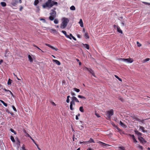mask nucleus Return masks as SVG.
Segmentation results:
<instances>
[{"mask_svg":"<svg viewBox=\"0 0 150 150\" xmlns=\"http://www.w3.org/2000/svg\"><path fill=\"white\" fill-rule=\"evenodd\" d=\"M10 130L11 131V132L15 134H16V132H15L13 129L11 128L10 129Z\"/></svg>","mask_w":150,"mask_h":150,"instance_id":"c9c22d12","label":"nucleus"},{"mask_svg":"<svg viewBox=\"0 0 150 150\" xmlns=\"http://www.w3.org/2000/svg\"><path fill=\"white\" fill-rule=\"evenodd\" d=\"M138 148L141 149V150H142L143 149V147L142 146H141L140 145H139L138 146Z\"/></svg>","mask_w":150,"mask_h":150,"instance_id":"ea45409f","label":"nucleus"},{"mask_svg":"<svg viewBox=\"0 0 150 150\" xmlns=\"http://www.w3.org/2000/svg\"><path fill=\"white\" fill-rule=\"evenodd\" d=\"M76 120H78L79 119V117L78 116V115H76Z\"/></svg>","mask_w":150,"mask_h":150,"instance_id":"13d9d810","label":"nucleus"},{"mask_svg":"<svg viewBox=\"0 0 150 150\" xmlns=\"http://www.w3.org/2000/svg\"><path fill=\"white\" fill-rule=\"evenodd\" d=\"M120 125L121 126H123L124 127H125V125L124 123L122 122L121 121L120 122Z\"/></svg>","mask_w":150,"mask_h":150,"instance_id":"72a5a7b5","label":"nucleus"},{"mask_svg":"<svg viewBox=\"0 0 150 150\" xmlns=\"http://www.w3.org/2000/svg\"><path fill=\"white\" fill-rule=\"evenodd\" d=\"M139 129L140 130H141L142 131V132H147V130H145V128H144L142 127V126H140L139 127Z\"/></svg>","mask_w":150,"mask_h":150,"instance_id":"9d476101","label":"nucleus"},{"mask_svg":"<svg viewBox=\"0 0 150 150\" xmlns=\"http://www.w3.org/2000/svg\"><path fill=\"white\" fill-rule=\"evenodd\" d=\"M79 23L80 24L81 27H83V23L82 19H80Z\"/></svg>","mask_w":150,"mask_h":150,"instance_id":"a211bd4d","label":"nucleus"},{"mask_svg":"<svg viewBox=\"0 0 150 150\" xmlns=\"http://www.w3.org/2000/svg\"><path fill=\"white\" fill-rule=\"evenodd\" d=\"M12 81L10 79H9L8 80L7 84L8 85H11Z\"/></svg>","mask_w":150,"mask_h":150,"instance_id":"cd10ccee","label":"nucleus"},{"mask_svg":"<svg viewBox=\"0 0 150 150\" xmlns=\"http://www.w3.org/2000/svg\"><path fill=\"white\" fill-rule=\"evenodd\" d=\"M54 23L55 24H58L59 23V21H58V19H55L54 21Z\"/></svg>","mask_w":150,"mask_h":150,"instance_id":"e433bc0d","label":"nucleus"},{"mask_svg":"<svg viewBox=\"0 0 150 150\" xmlns=\"http://www.w3.org/2000/svg\"><path fill=\"white\" fill-rule=\"evenodd\" d=\"M72 100L75 102L79 103V101L78 99L75 96H73L72 97Z\"/></svg>","mask_w":150,"mask_h":150,"instance_id":"f8f14e48","label":"nucleus"},{"mask_svg":"<svg viewBox=\"0 0 150 150\" xmlns=\"http://www.w3.org/2000/svg\"><path fill=\"white\" fill-rule=\"evenodd\" d=\"M117 31L118 32H119L121 34H122L123 32L122 31V30L120 29V27L118 26H117Z\"/></svg>","mask_w":150,"mask_h":150,"instance_id":"2eb2a0df","label":"nucleus"},{"mask_svg":"<svg viewBox=\"0 0 150 150\" xmlns=\"http://www.w3.org/2000/svg\"><path fill=\"white\" fill-rule=\"evenodd\" d=\"M69 35V37H71H71L72 38L73 37V36L72 35V34H71V33L70 34V35Z\"/></svg>","mask_w":150,"mask_h":150,"instance_id":"69168bd1","label":"nucleus"},{"mask_svg":"<svg viewBox=\"0 0 150 150\" xmlns=\"http://www.w3.org/2000/svg\"><path fill=\"white\" fill-rule=\"evenodd\" d=\"M50 15L49 17V19L50 21H52L56 17L57 13L55 11L51 10V12L50 13Z\"/></svg>","mask_w":150,"mask_h":150,"instance_id":"7ed1b4c3","label":"nucleus"},{"mask_svg":"<svg viewBox=\"0 0 150 150\" xmlns=\"http://www.w3.org/2000/svg\"><path fill=\"white\" fill-rule=\"evenodd\" d=\"M79 110L81 112H84V110L83 106H81L79 108Z\"/></svg>","mask_w":150,"mask_h":150,"instance_id":"7c9ffc66","label":"nucleus"},{"mask_svg":"<svg viewBox=\"0 0 150 150\" xmlns=\"http://www.w3.org/2000/svg\"><path fill=\"white\" fill-rule=\"evenodd\" d=\"M89 68H88L87 67H85L83 68V70L85 71H88Z\"/></svg>","mask_w":150,"mask_h":150,"instance_id":"4c0bfd02","label":"nucleus"},{"mask_svg":"<svg viewBox=\"0 0 150 150\" xmlns=\"http://www.w3.org/2000/svg\"><path fill=\"white\" fill-rule=\"evenodd\" d=\"M97 143L100 145H102L103 146H110L109 145L104 143L100 141H98Z\"/></svg>","mask_w":150,"mask_h":150,"instance_id":"0eeeda50","label":"nucleus"},{"mask_svg":"<svg viewBox=\"0 0 150 150\" xmlns=\"http://www.w3.org/2000/svg\"><path fill=\"white\" fill-rule=\"evenodd\" d=\"M23 9V7L22 6H21V7L20 8V9H19L20 11H21Z\"/></svg>","mask_w":150,"mask_h":150,"instance_id":"4d7b16f0","label":"nucleus"},{"mask_svg":"<svg viewBox=\"0 0 150 150\" xmlns=\"http://www.w3.org/2000/svg\"><path fill=\"white\" fill-rule=\"evenodd\" d=\"M138 139L139 140L140 142L142 144H145L146 142V141L142 137H139Z\"/></svg>","mask_w":150,"mask_h":150,"instance_id":"39448f33","label":"nucleus"},{"mask_svg":"<svg viewBox=\"0 0 150 150\" xmlns=\"http://www.w3.org/2000/svg\"><path fill=\"white\" fill-rule=\"evenodd\" d=\"M142 3H144L145 4H146V5H150V3H148V2H142Z\"/></svg>","mask_w":150,"mask_h":150,"instance_id":"de8ad7c7","label":"nucleus"},{"mask_svg":"<svg viewBox=\"0 0 150 150\" xmlns=\"http://www.w3.org/2000/svg\"><path fill=\"white\" fill-rule=\"evenodd\" d=\"M12 107L13 109L14 110V111H15V112H16L17 111L16 109V108H15V107L14 106L12 105Z\"/></svg>","mask_w":150,"mask_h":150,"instance_id":"49530a36","label":"nucleus"},{"mask_svg":"<svg viewBox=\"0 0 150 150\" xmlns=\"http://www.w3.org/2000/svg\"><path fill=\"white\" fill-rule=\"evenodd\" d=\"M114 114V111L113 109H111L107 111V115L108 118V120L110 119L111 116Z\"/></svg>","mask_w":150,"mask_h":150,"instance_id":"20e7f679","label":"nucleus"},{"mask_svg":"<svg viewBox=\"0 0 150 150\" xmlns=\"http://www.w3.org/2000/svg\"><path fill=\"white\" fill-rule=\"evenodd\" d=\"M17 142L16 143L17 145L19 146L20 144V142L18 138H17Z\"/></svg>","mask_w":150,"mask_h":150,"instance_id":"f704fd0d","label":"nucleus"},{"mask_svg":"<svg viewBox=\"0 0 150 150\" xmlns=\"http://www.w3.org/2000/svg\"><path fill=\"white\" fill-rule=\"evenodd\" d=\"M21 150H26L25 148L24 145H23L22 148L21 149Z\"/></svg>","mask_w":150,"mask_h":150,"instance_id":"c03bdc74","label":"nucleus"},{"mask_svg":"<svg viewBox=\"0 0 150 150\" xmlns=\"http://www.w3.org/2000/svg\"><path fill=\"white\" fill-rule=\"evenodd\" d=\"M52 32H53L54 33L56 32V31L55 29H51V32L52 33Z\"/></svg>","mask_w":150,"mask_h":150,"instance_id":"09e8293b","label":"nucleus"},{"mask_svg":"<svg viewBox=\"0 0 150 150\" xmlns=\"http://www.w3.org/2000/svg\"><path fill=\"white\" fill-rule=\"evenodd\" d=\"M88 71L94 77H96L93 71L91 69L89 68Z\"/></svg>","mask_w":150,"mask_h":150,"instance_id":"ddd939ff","label":"nucleus"},{"mask_svg":"<svg viewBox=\"0 0 150 150\" xmlns=\"http://www.w3.org/2000/svg\"><path fill=\"white\" fill-rule=\"evenodd\" d=\"M62 32L65 35V36L67 38H69L70 39H71V38L69 37V35L67 34L66 31L64 30L62 31Z\"/></svg>","mask_w":150,"mask_h":150,"instance_id":"1a4fd4ad","label":"nucleus"},{"mask_svg":"<svg viewBox=\"0 0 150 150\" xmlns=\"http://www.w3.org/2000/svg\"><path fill=\"white\" fill-rule=\"evenodd\" d=\"M137 43L138 47H140L141 46V44L139 42H137Z\"/></svg>","mask_w":150,"mask_h":150,"instance_id":"a18cd8bd","label":"nucleus"},{"mask_svg":"<svg viewBox=\"0 0 150 150\" xmlns=\"http://www.w3.org/2000/svg\"><path fill=\"white\" fill-rule=\"evenodd\" d=\"M95 115H96L98 117H100V116L99 115H98V113H95Z\"/></svg>","mask_w":150,"mask_h":150,"instance_id":"603ef678","label":"nucleus"},{"mask_svg":"<svg viewBox=\"0 0 150 150\" xmlns=\"http://www.w3.org/2000/svg\"><path fill=\"white\" fill-rule=\"evenodd\" d=\"M70 9L71 10L74 11L75 10V7L74 6H72L70 7Z\"/></svg>","mask_w":150,"mask_h":150,"instance_id":"473e14b6","label":"nucleus"},{"mask_svg":"<svg viewBox=\"0 0 150 150\" xmlns=\"http://www.w3.org/2000/svg\"><path fill=\"white\" fill-rule=\"evenodd\" d=\"M118 148L119 150H125V147L122 146L118 147Z\"/></svg>","mask_w":150,"mask_h":150,"instance_id":"aec40b11","label":"nucleus"},{"mask_svg":"<svg viewBox=\"0 0 150 150\" xmlns=\"http://www.w3.org/2000/svg\"><path fill=\"white\" fill-rule=\"evenodd\" d=\"M120 100H121L122 102H123L124 101V99L123 98H121L120 99Z\"/></svg>","mask_w":150,"mask_h":150,"instance_id":"bf43d9fd","label":"nucleus"},{"mask_svg":"<svg viewBox=\"0 0 150 150\" xmlns=\"http://www.w3.org/2000/svg\"><path fill=\"white\" fill-rule=\"evenodd\" d=\"M84 36L85 38L86 39H88L89 38L87 33H85Z\"/></svg>","mask_w":150,"mask_h":150,"instance_id":"b1692460","label":"nucleus"},{"mask_svg":"<svg viewBox=\"0 0 150 150\" xmlns=\"http://www.w3.org/2000/svg\"><path fill=\"white\" fill-rule=\"evenodd\" d=\"M115 77L116 78H117V79H118L119 80V81H122V79H121V78H119L118 76H117V75H115Z\"/></svg>","mask_w":150,"mask_h":150,"instance_id":"58836bf2","label":"nucleus"},{"mask_svg":"<svg viewBox=\"0 0 150 150\" xmlns=\"http://www.w3.org/2000/svg\"><path fill=\"white\" fill-rule=\"evenodd\" d=\"M10 139L11 140V141L13 142H15V139H14V137L12 136H11V137H10Z\"/></svg>","mask_w":150,"mask_h":150,"instance_id":"c85d7f7f","label":"nucleus"},{"mask_svg":"<svg viewBox=\"0 0 150 150\" xmlns=\"http://www.w3.org/2000/svg\"><path fill=\"white\" fill-rule=\"evenodd\" d=\"M18 3V1L17 0H15L12 2V4L13 6H15Z\"/></svg>","mask_w":150,"mask_h":150,"instance_id":"dca6fc26","label":"nucleus"},{"mask_svg":"<svg viewBox=\"0 0 150 150\" xmlns=\"http://www.w3.org/2000/svg\"><path fill=\"white\" fill-rule=\"evenodd\" d=\"M3 104L4 105V106H5V107H7L8 105H7V104L6 103H4Z\"/></svg>","mask_w":150,"mask_h":150,"instance_id":"864d4df0","label":"nucleus"},{"mask_svg":"<svg viewBox=\"0 0 150 150\" xmlns=\"http://www.w3.org/2000/svg\"><path fill=\"white\" fill-rule=\"evenodd\" d=\"M128 59H127L125 58H123L122 59V61L124 62H127V60Z\"/></svg>","mask_w":150,"mask_h":150,"instance_id":"8fccbe9b","label":"nucleus"},{"mask_svg":"<svg viewBox=\"0 0 150 150\" xmlns=\"http://www.w3.org/2000/svg\"><path fill=\"white\" fill-rule=\"evenodd\" d=\"M83 45L88 50L89 49V46L88 44H83Z\"/></svg>","mask_w":150,"mask_h":150,"instance_id":"4be33fe9","label":"nucleus"},{"mask_svg":"<svg viewBox=\"0 0 150 150\" xmlns=\"http://www.w3.org/2000/svg\"><path fill=\"white\" fill-rule=\"evenodd\" d=\"M134 132L137 135L138 137H141V136L142 135V134L140 132H139L137 130H135Z\"/></svg>","mask_w":150,"mask_h":150,"instance_id":"9b49d317","label":"nucleus"},{"mask_svg":"<svg viewBox=\"0 0 150 150\" xmlns=\"http://www.w3.org/2000/svg\"><path fill=\"white\" fill-rule=\"evenodd\" d=\"M4 90L5 91H7V92H9L10 94L12 96H13V93H12V92L10 90H7L6 89V88H4Z\"/></svg>","mask_w":150,"mask_h":150,"instance_id":"a878e982","label":"nucleus"},{"mask_svg":"<svg viewBox=\"0 0 150 150\" xmlns=\"http://www.w3.org/2000/svg\"><path fill=\"white\" fill-rule=\"evenodd\" d=\"M150 60V59L149 58H147L146 59H145V62H147L149 61Z\"/></svg>","mask_w":150,"mask_h":150,"instance_id":"3c124183","label":"nucleus"},{"mask_svg":"<svg viewBox=\"0 0 150 150\" xmlns=\"http://www.w3.org/2000/svg\"><path fill=\"white\" fill-rule=\"evenodd\" d=\"M73 90L76 92H79L80 90L79 89L77 88H73Z\"/></svg>","mask_w":150,"mask_h":150,"instance_id":"2f4dec72","label":"nucleus"},{"mask_svg":"<svg viewBox=\"0 0 150 150\" xmlns=\"http://www.w3.org/2000/svg\"><path fill=\"white\" fill-rule=\"evenodd\" d=\"M56 8L55 7H53V9L51 10H53L54 11H55V10H56Z\"/></svg>","mask_w":150,"mask_h":150,"instance_id":"6e6d98bb","label":"nucleus"},{"mask_svg":"<svg viewBox=\"0 0 150 150\" xmlns=\"http://www.w3.org/2000/svg\"><path fill=\"white\" fill-rule=\"evenodd\" d=\"M88 142L89 143H93L95 142L93 139H92V138H90L89 141Z\"/></svg>","mask_w":150,"mask_h":150,"instance_id":"393cba45","label":"nucleus"},{"mask_svg":"<svg viewBox=\"0 0 150 150\" xmlns=\"http://www.w3.org/2000/svg\"><path fill=\"white\" fill-rule=\"evenodd\" d=\"M25 136L27 137H29L30 138H31V137L30 136V135L28 133H27L25 134Z\"/></svg>","mask_w":150,"mask_h":150,"instance_id":"79ce46f5","label":"nucleus"},{"mask_svg":"<svg viewBox=\"0 0 150 150\" xmlns=\"http://www.w3.org/2000/svg\"><path fill=\"white\" fill-rule=\"evenodd\" d=\"M3 61L2 59H1L0 60V64H1L3 62Z\"/></svg>","mask_w":150,"mask_h":150,"instance_id":"e2e57ef3","label":"nucleus"},{"mask_svg":"<svg viewBox=\"0 0 150 150\" xmlns=\"http://www.w3.org/2000/svg\"><path fill=\"white\" fill-rule=\"evenodd\" d=\"M1 4L3 7H5L6 5V3L4 2H1Z\"/></svg>","mask_w":150,"mask_h":150,"instance_id":"5701e85b","label":"nucleus"},{"mask_svg":"<svg viewBox=\"0 0 150 150\" xmlns=\"http://www.w3.org/2000/svg\"><path fill=\"white\" fill-rule=\"evenodd\" d=\"M127 59H128V60H127V62H128L132 63L133 62V60L132 58H127Z\"/></svg>","mask_w":150,"mask_h":150,"instance_id":"f3484780","label":"nucleus"},{"mask_svg":"<svg viewBox=\"0 0 150 150\" xmlns=\"http://www.w3.org/2000/svg\"><path fill=\"white\" fill-rule=\"evenodd\" d=\"M39 3V0H35L34 2V5L36 6Z\"/></svg>","mask_w":150,"mask_h":150,"instance_id":"412c9836","label":"nucleus"},{"mask_svg":"<svg viewBox=\"0 0 150 150\" xmlns=\"http://www.w3.org/2000/svg\"><path fill=\"white\" fill-rule=\"evenodd\" d=\"M70 103L72 104L73 105H75V102L72 100L71 101Z\"/></svg>","mask_w":150,"mask_h":150,"instance_id":"a19ab883","label":"nucleus"},{"mask_svg":"<svg viewBox=\"0 0 150 150\" xmlns=\"http://www.w3.org/2000/svg\"><path fill=\"white\" fill-rule=\"evenodd\" d=\"M53 61L56 63V64L58 65H60L61 64V63L59 61L56 59H53Z\"/></svg>","mask_w":150,"mask_h":150,"instance_id":"4468645a","label":"nucleus"},{"mask_svg":"<svg viewBox=\"0 0 150 150\" xmlns=\"http://www.w3.org/2000/svg\"><path fill=\"white\" fill-rule=\"evenodd\" d=\"M30 139H32V140L33 142L34 143V144H35V143H36L35 140L32 137H31V138H30Z\"/></svg>","mask_w":150,"mask_h":150,"instance_id":"680f3d73","label":"nucleus"},{"mask_svg":"<svg viewBox=\"0 0 150 150\" xmlns=\"http://www.w3.org/2000/svg\"><path fill=\"white\" fill-rule=\"evenodd\" d=\"M40 20L43 21L44 22H45V19H43V18L41 19H40Z\"/></svg>","mask_w":150,"mask_h":150,"instance_id":"0e129e2a","label":"nucleus"},{"mask_svg":"<svg viewBox=\"0 0 150 150\" xmlns=\"http://www.w3.org/2000/svg\"><path fill=\"white\" fill-rule=\"evenodd\" d=\"M78 98H80L84 99H86V98L85 97H84V96H82L79 95H78Z\"/></svg>","mask_w":150,"mask_h":150,"instance_id":"c756f323","label":"nucleus"},{"mask_svg":"<svg viewBox=\"0 0 150 150\" xmlns=\"http://www.w3.org/2000/svg\"><path fill=\"white\" fill-rule=\"evenodd\" d=\"M45 45L46 46H48V47L51 48L53 50H55L56 51H57L58 50V49L56 47H53L52 46H51L50 44L46 43Z\"/></svg>","mask_w":150,"mask_h":150,"instance_id":"423d86ee","label":"nucleus"},{"mask_svg":"<svg viewBox=\"0 0 150 150\" xmlns=\"http://www.w3.org/2000/svg\"><path fill=\"white\" fill-rule=\"evenodd\" d=\"M87 150H94L93 149H91V148H88L87 149Z\"/></svg>","mask_w":150,"mask_h":150,"instance_id":"774afa93","label":"nucleus"},{"mask_svg":"<svg viewBox=\"0 0 150 150\" xmlns=\"http://www.w3.org/2000/svg\"><path fill=\"white\" fill-rule=\"evenodd\" d=\"M28 57L30 62H33V60L31 56L30 55H29L28 56Z\"/></svg>","mask_w":150,"mask_h":150,"instance_id":"6ab92c4d","label":"nucleus"},{"mask_svg":"<svg viewBox=\"0 0 150 150\" xmlns=\"http://www.w3.org/2000/svg\"><path fill=\"white\" fill-rule=\"evenodd\" d=\"M57 2L52 1V0H48L45 4L42 5V7L44 8H46L47 7L50 8L54 5L57 6Z\"/></svg>","mask_w":150,"mask_h":150,"instance_id":"f257e3e1","label":"nucleus"},{"mask_svg":"<svg viewBox=\"0 0 150 150\" xmlns=\"http://www.w3.org/2000/svg\"><path fill=\"white\" fill-rule=\"evenodd\" d=\"M2 89H3L2 86L1 84H0V90H1Z\"/></svg>","mask_w":150,"mask_h":150,"instance_id":"338daca9","label":"nucleus"},{"mask_svg":"<svg viewBox=\"0 0 150 150\" xmlns=\"http://www.w3.org/2000/svg\"><path fill=\"white\" fill-rule=\"evenodd\" d=\"M73 105L70 103V105L69 106L70 109L71 110H74V108L73 107Z\"/></svg>","mask_w":150,"mask_h":150,"instance_id":"bb28decb","label":"nucleus"},{"mask_svg":"<svg viewBox=\"0 0 150 150\" xmlns=\"http://www.w3.org/2000/svg\"><path fill=\"white\" fill-rule=\"evenodd\" d=\"M129 135L132 138L134 142L135 143H137V141L135 139L134 136V135L129 134Z\"/></svg>","mask_w":150,"mask_h":150,"instance_id":"6e6552de","label":"nucleus"},{"mask_svg":"<svg viewBox=\"0 0 150 150\" xmlns=\"http://www.w3.org/2000/svg\"><path fill=\"white\" fill-rule=\"evenodd\" d=\"M135 120L137 121H138L139 122H141L142 120L139 119L137 117H135Z\"/></svg>","mask_w":150,"mask_h":150,"instance_id":"37998d69","label":"nucleus"},{"mask_svg":"<svg viewBox=\"0 0 150 150\" xmlns=\"http://www.w3.org/2000/svg\"><path fill=\"white\" fill-rule=\"evenodd\" d=\"M70 101V100L69 99L67 98L66 102L67 103H69Z\"/></svg>","mask_w":150,"mask_h":150,"instance_id":"5fc2aeb1","label":"nucleus"},{"mask_svg":"<svg viewBox=\"0 0 150 150\" xmlns=\"http://www.w3.org/2000/svg\"><path fill=\"white\" fill-rule=\"evenodd\" d=\"M62 20V22L61 24L60 27L61 28L64 29L67 27L69 20L68 18H63Z\"/></svg>","mask_w":150,"mask_h":150,"instance_id":"f03ea898","label":"nucleus"},{"mask_svg":"<svg viewBox=\"0 0 150 150\" xmlns=\"http://www.w3.org/2000/svg\"><path fill=\"white\" fill-rule=\"evenodd\" d=\"M71 95L72 96L75 95V94L74 93H71Z\"/></svg>","mask_w":150,"mask_h":150,"instance_id":"052dcab7","label":"nucleus"}]
</instances>
